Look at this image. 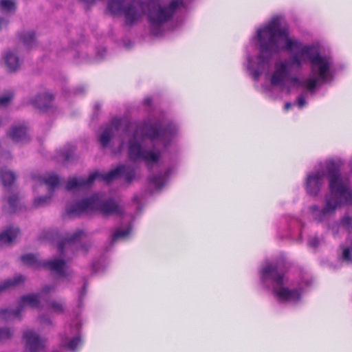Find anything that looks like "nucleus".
Instances as JSON below:
<instances>
[{
    "label": "nucleus",
    "instance_id": "58836bf2",
    "mask_svg": "<svg viewBox=\"0 0 352 352\" xmlns=\"http://www.w3.org/2000/svg\"><path fill=\"white\" fill-rule=\"evenodd\" d=\"M13 94L8 93L1 97H0V105H6L12 99Z\"/></svg>",
    "mask_w": 352,
    "mask_h": 352
},
{
    "label": "nucleus",
    "instance_id": "5701e85b",
    "mask_svg": "<svg viewBox=\"0 0 352 352\" xmlns=\"http://www.w3.org/2000/svg\"><path fill=\"white\" fill-rule=\"evenodd\" d=\"M21 260L25 265L36 268L41 267L43 263L39 261L37 256L32 254H27L21 256Z\"/></svg>",
    "mask_w": 352,
    "mask_h": 352
},
{
    "label": "nucleus",
    "instance_id": "a878e982",
    "mask_svg": "<svg viewBox=\"0 0 352 352\" xmlns=\"http://www.w3.org/2000/svg\"><path fill=\"white\" fill-rule=\"evenodd\" d=\"M126 0H110L108 3V10L113 14H118L122 11V6Z\"/></svg>",
    "mask_w": 352,
    "mask_h": 352
},
{
    "label": "nucleus",
    "instance_id": "dca6fc26",
    "mask_svg": "<svg viewBox=\"0 0 352 352\" xmlns=\"http://www.w3.org/2000/svg\"><path fill=\"white\" fill-rule=\"evenodd\" d=\"M54 96L50 93H43L36 96L32 104L38 109L45 111L51 107Z\"/></svg>",
    "mask_w": 352,
    "mask_h": 352
},
{
    "label": "nucleus",
    "instance_id": "bb28decb",
    "mask_svg": "<svg viewBox=\"0 0 352 352\" xmlns=\"http://www.w3.org/2000/svg\"><path fill=\"white\" fill-rule=\"evenodd\" d=\"M62 346L71 351L75 352L82 346V341L80 337L76 336L71 339L67 344L62 343Z\"/></svg>",
    "mask_w": 352,
    "mask_h": 352
},
{
    "label": "nucleus",
    "instance_id": "f704fd0d",
    "mask_svg": "<svg viewBox=\"0 0 352 352\" xmlns=\"http://www.w3.org/2000/svg\"><path fill=\"white\" fill-rule=\"evenodd\" d=\"M130 234V229L118 230L112 236V241H116L118 239L127 236Z\"/></svg>",
    "mask_w": 352,
    "mask_h": 352
},
{
    "label": "nucleus",
    "instance_id": "f03ea898",
    "mask_svg": "<svg viewBox=\"0 0 352 352\" xmlns=\"http://www.w3.org/2000/svg\"><path fill=\"white\" fill-rule=\"evenodd\" d=\"M175 131L173 124L163 126L160 122L155 123L144 122L135 127L133 138L129 142L128 155L130 160L137 162L140 160L146 164L156 163L160 157V152L147 151L144 150L140 143L136 140L148 138L151 141L163 139L168 135H172Z\"/></svg>",
    "mask_w": 352,
    "mask_h": 352
},
{
    "label": "nucleus",
    "instance_id": "c9c22d12",
    "mask_svg": "<svg viewBox=\"0 0 352 352\" xmlns=\"http://www.w3.org/2000/svg\"><path fill=\"white\" fill-rule=\"evenodd\" d=\"M50 308L55 313H62L64 309L63 305L55 300L50 302Z\"/></svg>",
    "mask_w": 352,
    "mask_h": 352
},
{
    "label": "nucleus",
    "instance_id": "2eb2a0df",
    "mask_svg": "<svg viewBox=\"0 0 352 352\" xmlns=\"http://www.w3.org/2000/svg\"><path fill=\"white\" fill-rule=\"evenodd\" d=\"M8 135L16 143H25L29 140L28 129L25 125L13 126Z\"/></svg>",
    "mask_w": 352,
    "mask_h": 352
},
{
    "label": "nucleus",
    "instance_id": "c85d7f7f",
    "mask_svg": "<svg viewBox=\"0 0 352 352\" xmlns=\"http://www.w3.org/2000/svg\"><path fill=\"white\" fill-rule=\"evenodd\" d=\"M9 204V212H14L16 210L19 203V197L18 194H12L8 198Z\"/></svg>",
    "mask_w": 352,
    "mask_h": 352
},
{
    "label": "nucleus",
    "instance_id": "c756f323",
    "mask_svg": "<svg viewBox=\"0 0 352 352\" xmlns=\"http://www.w3.org/2000/svg\"><path fill=\"white\" fill-rule=\"evenodd\" d=\"M340 223L348 232H352V215L346 212L343 217L341 218Z\"/></svg>",
    "mask_w": 352,
    "mask_h": 352
},
{
    "label": "nucleus",
    "instance_id": "9b49d317",
    "mask_svg": "<svg viewBox=\"0 0 352 352\" xmlns=\"http://www.w3.org/2000/svg\"><path fill=\"white\" fill-rule=\"evenodd\" d=\"M146 4L142 0H133L124 10L126 23L132 25L144 14Z\"/></svg>",
    "mask_w": 352,
    "mask_h": 352
},
{
    "label": "nucleus",
    "instance_id": "c03bdc74",
    "mask_svg": "<svg viewBox=\"0 0 352 352\" xmlns=\"http://www.w3.org/2000/svg\"><path fill=\"white\" fill-rule=\"evenodd\" d=\"M291 81L294 83V84H298L300 86V82H302L301 81L299 80V79L294 76V77H292L291 78Z\"/></svg>",
    "mask_w": 352,
    "mask_h": 352
},
{
    "label": "nucleus",
    "instance_id": "b1692460",
    "mask_svg": "<svg viewBox=\"0 0 352 352\" xmlns=\"http://www.w3.org/2000/svg\"><path fill=\"white\" fill-rule=\"evenodd\" d=\"M23 282L24 278L21 275L16 276L12 279H7L0 285V293L14 287Z\"/></svg>",
    "mask_w": 352,
    "mask_h": 352
},
{
    "label": "nucleus",
    "instance_id": "e433bc0d",
    "mask_svg": "<svg viewBox=\"0 0 352 352\" xmlns=\"http://www.w3.org/2000/svg\"><path fill=\"white\" fill-rule=\"evenodd\" d=\"M12 333L10 329L7 328H0V341H3L11 338Z\"/></svg>",
    "mask_w": 352,
    "mask_h": 352
},
{
    "label": "nucleus",
    "instance_id": "a211bd4d",
    "mask_svg": "<svg viewBox=\"0 0 352 352\" xmlns=\"http://www.w3.org/2000/svg\"><path fill=\"white\" fill-rule=\"evenodd\" d=\"M65 261L63 259H54L43 261L42 267L56 272L60 276H65Z\"/></svg>",
    "mask_w": 352,
    "mask_h": 352
},
{
    "label": "nucleus",
    "instance_id": "de8ad7c7",
    "mask_svg": "<svg viewBox=\"0 0 352 352\" xmlns=\"http://www.w3.org/2000/svg\"><path fill=\"white\" fill-rule=\"evenodd\" d=\"M151 99H146V100H145V102H147L148 104V103H150V102H151Z\"/></svg>",
    "mask_w": 352,
    "mask_h": 352
},
{
    "label": "nucleus",
    "instance_id": "79ce46f5",
    "mask_svg": "<svg viewBox=\"0 0 352 352\" xmlns=\"http://www.w3.org/2000/svg\"><path fill=\"white\" fill-rule=\"evenodd\" d=\"M40 321L42 324H51V321L48 318H45L44 316H42L40 318Z\"/></svg>",
    "mask_w": 352,
    "mask_h": 352
},
{
    "label": "nucleus",
    "instance_id": "4468645a",
    "mask_svg": "<svg viewBox=\"0 0 352 352\" xmlns=\"http://www.w3.org/2000/svg\"><path fill=\"white\" fill-rule=\"evenodd\" d=\"M288 74V64L286 61L277 65L271 77L270 82L272 85L278 86L283 85L287 78Z\"/></svg>",
    "mask_w": 352,
    "mask_h": 352
},
{
    "label": "nucleus",
    "instance_id": "7c9ffc66",
    "mask_svg": "<svg viewBox=\"0 0 352 352\" xmlns=\"http://www.w3.org/2000/svg\"><path fill=\"white\" fill-rule=\"evenodd\" d=\"M340 248L342 250V259L347 263H352V245L350 247H344L340 245Z\"/></svg>",
    "mask_w": 352,
    "mask_h": 352
},
{
    "label": "nucleus",
    "instance_id": "09e8293b",
    "mask_svg": "<svg viewBox=\"0 0 352 352\" xmlns=\"http://www.w3.org/2000/svg\"><path fill=\"white\" fill-rule=\"evenodd\" d=\"M257 78H258V74H255V79H257Z\"/></svg>",
    "mask_w": 352,
    "mask_h": 352
},
{
    "label": "nucleus",
    "instance_id": "7ed1b4c3",
    "mask_svg": "<svg viewBox=\"0 0 352 352\" xmlns=\"http://www.w3.org/2000/svg\"><path fill=\"white\" fill-rule=\"evenodd\" d=\"M95 210L99 211L104 216L120 215L123 213L122 208L113 199L102 201L101 196L99 194H95L68 206L66 214L69 217H74Z\"/></svg>",
    "mask_w": 352,
    "mask_h": 352
},
{
    "label": "nucleus",
    "instance_id": "a18cd8bd",
    "mask_svg": "<svg viewBox=\"0 0 352 352\" xmlns=\"http://www.w3.org/2000/svg\"><path fill=\"white\" fill-rule=\"evenodd\" d=\"M62 155L66 161L69 160V157H71V154L69 152L63 153Z\"/></svg>",
    "mask_w": 352,
    "mask_h": 352
},
{
    "label": "nucleus",
    "instance_id": "6e6552de",
    "mask_svg": "<svg viewBox=\"0 0 352 352\" xmlns=\"http://www.w3.org/2000/svg\"><path fill=\"white\" fill-rule=\"evenodd\" d=\"M343 205H352V199L349 202L345 201L344 199L339 195H329L325 197V206L322 209L316 205L309 207V210L313 215V218L317 222H322L328 219L329 215L333 214L338 207Z\"/></svg>",
    "mask_w": 352,
    "mask_h": 352
},
{
    "label": "nucleus",
    "instance_id": "412c9836",
    "mask_svg": "<svg viewBox=\"0 0 352 352\" xmlns=\"http://www.w3.org/2000/svg\"><path fill=\"white\" fill-rule=\"evenodd\" d=\"M0 178L3 186L8 189L15 182L16 176L12 171L1 170L0 171Z\"/></svg>",
    "mask_w": 352,
    "mask_h": 352
},
{
    "label": "nucleus",
    "instance_id": "72a5a7b5",
    "mask_svg": "<svg viewBox=\"0 0 352 352\" xmlns=\"http://www.w3.org/2000/svg\"><path fill=\"white\" fill-rule=\"evenodd\" d=\"M52 194H49L48 196L39 197L34 199V206L36 207L43 206L48 204L52 198Z\"/></svg>",
    "mask_w": 352,
    "mask_h": 352
},
{
    "label": "nucleus",
    "instance_id": "0eeeda50",
    "mask_svg": "<svg viewBox=\"0 0 352 352\" xmlns=\"http://www.w3.org/2000/svg\"><path fill=\"white\" fill-rule=\"evenodd\" d=\"M184 7V0H172L168 6L160 7L156 11L150 12L148 17L151 25V32L159 35L162 32V25L169 21L179 8Z\"/></svg>",
    "mask_w": 352,
    "mask_h": 352
},
{
    "label": "nucleus",
    "instance_id": "9d476101",
    "mask_svg": "<svg viewBox=\"0 0 352 352\" xmlns=\"http://www.w3.org/2000/svg\"><path fill=\"white\" fill-rule=\"evenodd\" d=\"M133 126V124L126 119L115 118L112 119L110 125L107 126L100 137V142L102 147H107L114 133L122 129L124 133H127L130 129Z\"/></svg>",
    "mask_w": 352,
    "mask_h": 352
},
{
    "label": "nucleus",
    "instance_id": "20e7f679",
    "mask_svg": "<svg viewBox=\"0 0 352 352\" xmlns=\"http://www.w3.org/2000/svg\"><path fill=\"white\" fill-rule=\"evenodd\" d=\"M342 165L343 162L338 159H330L325 162L329 192L339 195L345 201L349 202L352 199V189L350 188L349 179L342 177L340 173Z\"/></svg>",
    "mask_w": 352,
    "mask_h": 352
},
{
    "label": "nucleus",
    "instance_id": "4c0bfd02",
    "mask_svg": "<svg viewBox=\"0 0 352 352\" xmlns=\"http://www.w3.org/2000/svg\"><path fill=\"white\" fill-rule=\"evenodd\" d=\"M303 55H301L300 53L299 54H295L292 57V64L296 65L297 67H300L302 65V60L301 57Z\"/></svg>",
    "mask_w": 352,
    "mask_h": 352
},
{
    "label": "nucleus",
    "instance_id": "6ab92c4d",
    "mask_svg": "<svg viewBox=\"0 0 352 352\" xmlns=\"http://www.w3.org/2000/svg\"><path fill=\"white\" fill-rule=\"evenodd\" d=\"M4 60L10 72H15L20 67L21 62L19 58L11 52L6 54Z\"/></svg>",
    "mask_w": 352,
    "mask_h": 352
},
{
    "label": "nucleus",
    "instance_id": "cd10ccee",
    "mask_svg": "<svg viewBox=\"0 0 352 352\" xmlns=\"http://www.w3.org/2000/svg\"><path fill=\"white\" fill-rule=\"evenodd\" d=\"M316 67L318 68V66H316ZM329 72H330V70L329 71ZM315 72H316V71L314 73H315ZM328 76H329V73L328 74ZM327 77H329V76H327ZM318 80H322V79L320 78L319 76H318V78H308V79L302 81V82H300V86L302 87H305V89H307L309 91H313L316 89V87L317 86ZM327 80V79L323 80V81H326Z\"/></svg>",
    "mask_w": 352,
    "mask_h": 352
},
{
    "label": "nucleus",
    "instance_id": "f257e3e1",
    "mask_svg": "<svg viewBox=\"0 0 352 352\" xmlns=\"http://www.w3.org/2000/svg\"><path fill=\"white\" fill-rule=\"evenodd\" d=\"M256 35L261 52L258 56L261 63H267L272 54H277L282 50L289 52L298 50L301 55L307 56L311 64V72L314 73L315 66H318L319 78L327 79L331 67L329 59L322 56L318 51L314 54L313 46L303 45L298 39L290 38L289 28L282 25L281 17H272L267 24L257 30Z\"/></svg>",
    "mask_w": 352,
    "mask_h": 352
},
{
    "label": "nucleus",
    "instance_id": "393cba45",
    "mask_svg": "<svg viewBox=\"0 0 352 352\" xmlns=\"http://www.w3.org/2000/svg\"><path fill=\"white\" fill-rule=\"evenodd\" d=\"M19 38L22 43L28 47H31L36 41L35 33L34 32H28L19 34Z\"/></svg>",
    "mask_w": 352,
    "mask_h": 352
},
{
    "label": "nucleus",
    "instance_id": "39448f33",
    "mask_svg": "<svg viewBox=\"0 0 352 352\" xmlns=\"http://www.w3.org/2000/svg\"><path fill=\"white\" fill-rule=\"evenodd\" d=\"M123 175L126 182L131 183L135 178V173L133 168H129L124 165H119L116 168L110 170L106 174H101L98 172L91 173L87 179L69 178L66 185V189L71 190L79 187L89 186L97 178H100L106 183H109L116 178Z\"/></svg>",
    "mask_w": 352,
    "mask_h": 352
},
{
    "label": "nucleus",
    "instance_id": "37998d69",
    "mask_svg": "<svg viewBox=\"0 0 352 352\" xmlns=\"http://www.w3.org/2000/svg\"><path fill=\"white\" fill-rule=\"evenodd\" d=\"M86 292H87V285L85 284L83 285V287L82 289V291L80 292V298H82L85 294H86Z\"/></svg>",
    "mask_w": 352,
    "mask_h": 352
},
{
    "label": "nucleus",
    "instance_id": "ddd939ff",
    "mask_svg": "<svg viewBox=\"0 0 352 352\" xmlns=\"http://www.w3.org/2000/svg\"><path fill=\"white\" fill-rule=\"evenodd\" d=\"M325 176L324 171H317L315 173L309 174L306 180L307 192L311 196H316L320 191Z\"/></svg>",
    "mask_w": 352,
    "mask_h": 352
},
{
    "label": "nucleus",
    "instance_id": "f3484780",
    "mask_svg": "<svg viewBox=\"0 0 352 352\" xmlns=\"http://www.w3.org/2000/svg\"><path fill=\"white\" fill-rule=\"evenodd\" d=\"M20 230L18 228L8 227L0 234V247L10 245L18 236Z\"/></svg>",
    "mask_w": 352,
    "mask_h": 352
},
{
    "label": "nucleus",
    "instance_id": "aec40b11",
    "mask_svg": "<svg viewBox=\"0 0 352 352\" xmlns=\"http://www.w3.org/2000/svg\"><path fill=\"white\" fill-rule=\"evenodd\" d=\"M84 232L82 230H76L74 234L67 236L63 241L58 244V249L60 253H63L64 246L66 243H72L78 241L82 236L84 235Z\"/></svg>",
    "mask_w": 352,
    "mask_h": 352
},
{
    "label": "nucleus",
    "instance_id": "4be33fe9",
    "mask_svg": "<svg viewBox=\"0 0 352 352\" xmlns=\"http://www.w3.org/2000/svg\"><path fill=\"white\" fill-rule=\"evenodd\" d=\"M42 182L47 186L49 194H52L54 188L59 184V178L56 175L49 174L42 178Z\"/></svg>",
    "mask_w": 352,
    "mask_h": 352
},
{
    "label": "nucleus",
    "instance_id": "f8f14e48",
    "mask_svg": "<svg viewBox=\"0 0 352 352\" xmlns=\"http://www.w3.org/2000/svg\"><path fill=\"white\" fill-rule=\"evenodd\" d=\"M23 338L25 341L24 352H38L45 347V340L32 330L25 331Z\"/></svg>",
    "mask_w": 352,
    "mask_h": 352
},
{
    "label": "nucleus",
    "instance_id": "a19ab883",
    "mask_svg": "<svg viewBox=\"0 0 352 352\" xmlns=\"http://www.w3.org/2000/svg\"><path fill=\"white\" fill-rule=\"evenodd\" d=\"M306 103L307 102L303 95H300L298 97V105L300 108L303 107Z\"/></svg>",
    "mask_w": 352,
    "mask_h": 352
},
{
    "label": "nucleus",
    "instance_id": "2f4dec72",
    "mask_svg": "<svg viewBox=\"0 0 352 352\" xmlns=\"http://www.w3.org/2000/svg\"><path fill=\"white\" fill-rule=\"evenodd\" d=\"M0 6L5 12H14L16 10V3L13 0H1Z\"/></svg>",
    "mask_w": 352,
    "mask_h": 352
},
{
    "label": "nucleus",
    "instance_id": "473e14b6",
    "mask_svg": "<svg viewBox=\"0 0 352 352\" xmlns=\"http://www.w3.org/2000/svg\"><path fill=\"white\" fill-rule=\"evenodd\" d=\"M149 181L156 188L160 189L164 185L165 177L161 175H154L149 179Z\"/></svg>",
    "mask_w": 352,
    "mask_h": 352
},
{
    "label": "nucleus",
    "instance_id": "49530a36",
    "mask_svg": "<svg viewBox=\"0 0 352 352\" xmlns=\"http://www.w3.org/2000/svg\"><path fill=\"white\" fill-rule=\"evenodd\" d=\"M292 107V104L290 102H287L285 104V109L286 111L289 110Z\"/></svg>",
    "mask_w": 352,
    "mask_h": 352
},
{
    "label": "nucleus",
    "instance_id": "1a4fd4ad",
    "mask_svg": "<svg viewBox=\"0 0 352 352\" xmlns=\"http://www.w3.org/2000/svg\"><path fill=\"white\" fill-rule=\"evenodd\" d=\"M54 286H45L39 294H28L23 296L19 301V306L16 310L10 309H4L0 310V318L9 320L14 318H21V313L23 311L25 306L29 305L32 308H37L40 305V296L47 294L52 290H54Z\"/></svg>",
    "mask_w": 352,
    "mask_h": 352
},
{
    "label": "nucleus",
    "instance_id": "423d86ee",
    "mask_svg": "<svg viewBox=\"0 0 352 352\" xmlns=\"http://www.w3.org/2000/svg\"><path fill=\"white\" fill-rule=\"evenodd\" d=\"M263 275L265 278H271L278 286L279 289H274V294L278 299L281 301L294 300L298 301L300 298V293L297 289H289L283 287L284 275L278 271L276 267L268 265L263 270Z\"/></svg>",
    "mask_w": 352,
    "mask_h": 352
},
{
    "label": "nucleus",
    "instance_id": "ea45409f",
    "mask_svg": "<svg viewBox=\"0 0 352 352\" xmlns=\"http://www.w3.org/2000/svg\"><path fill=\"white\" fill-rule=\"evenodd\" d=\"M308 243L309 246L316 248L320 243V241L316 236H314L309 240Z\"/></svg>",
    "mask_w": 352,
    "mask_h": 352
}]
</instances>
